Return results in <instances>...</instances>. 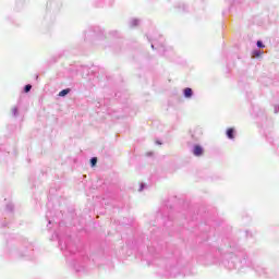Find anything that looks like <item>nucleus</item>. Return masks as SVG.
I'll return each mask as SVG.
<instances>
[{"instance_id": "f257e3e1", "label": "nucleus", "mask_w": 279, "mask_h": 279, "mask_svg": "<svg viewBox=\"0 0 279 279\" xmlns=\"http://www.w3.org/2000/svg\"><path fill=\"white\" fill-rule=\"evenodd\" d=\"M203 153H204V150H203L202 146H199V145L194 146V155L195 156H203Z\"/></svg>"}, {"instance_id": "f03ea898", "label": "nucleus", "mask_w": 279, "mask_h": 279, "mask_svg": "<svg viewBox=\"0 0 279 279\" xmlns=\"http://www.w3.org/2000/svg\"><path fill=\"white\" fill-rule=\"evenodd\" d=\"M183 95L185 96V98H191L193 97V89L192 88H185L183 90Z\"/></svg>"}, {"instance_id": "7ed1b4c3", "label": "nucleus", "mask_w": 279, "mask_h": 279, "mask_svg": "<svg viewBox=\"0 0 279 279\" xmlns=\"http://www.w3.org/2000/svg\"><path fill=\"white\" fill-rule=\"evenodd\" d=\"M227 136L228 138H234V129H228L227 130Z\"/></svg>"}, {"instance_id": "20e7f679", "label": "nucleus", "mask_w": 279, "mask_h": 279, "mask_svg": "<svg viewBox=\"0 0 279 279\" xmlns=\"http://www.w3.org/2000/svg\"><path fill=\"white\" fill-rule=\"evenodd\" d=\"M70 92H71V89L65 88V89H63V90H61V92L59 93V96H60V97H64V96H66Z\"/></svg>"}, {"instance_id": "39448f33", "label": "nucleus", "mask_w": 279, "mask_h": 279, "mask_svg": "<svg viewBox=\"0 0 279 279\" xmlns=\"http://www.w3.org/2000/svg\"><path fill=\"white\" fill-rule=\"evenodd\" d=\"M262 56H263V51H262V50H254V51H253V57L259 58V57H262Z\"/></svg>"}, {"instance_id": "423d86ee", "label": "nucleus", "mask_w": 279, "mask_h": 279, "mask_svg": "<svg viewBox=\"0 0 279 279\" xmlns=\"http://www.w3.org/2000/svg\"><path fill=\"white\" fill-rule=\"evenodd\" d=\"M96 163H98V158H97V157H93V158L90 159V165H92V167H96Z\"/></svg>"}, {"instance_id": "0eeeda50", "label": "nucleus", "mask_w": 279, "mask_h": 279, "mask_svg": "<svg viewBox=\"0 0 279 279\" xmlns=\"http://www.w3.org/2000/svg\"><path fill=\"white\" fill-rule=\"evenodd\" d=\"M32 89V85H25L24 92L28 93Z\"/></svg>"}, {"instance_id": "6e6552de", "label": "nucleus", "mask_w": 279, "mask_h": 279, "mask_svg": "<svg viewBox=\"0 0 279 279\" xmlns=\"http://www.w3.org/2000/svg\"><path fill=\"white\" fill-rule=\"evenodd\" d=\"M257 47H258V48H264V44H263L260 40H258V41H257Z\"/></svg>"}]
</instances>
